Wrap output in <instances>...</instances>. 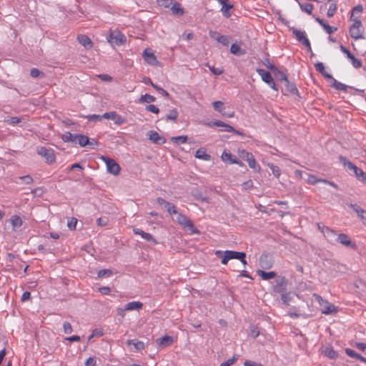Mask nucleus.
<instances>
[{
	"label": "nucleus",
	"mask_w": 366,
	"mask_h": 366,
	"mask_svg": "<svg viewBox=\"0 0 366 366\" xmlns=\"http://www.w3.org/2000/svg\"><path fill=\"white\" fill-rule=\"evenodd\" d=\"M256 71L261 76L262 80L266 84H269L273 80V77L269 71L263 69H257Z\"/></svg>",
	"instance_id": "obj_21"
},
{
	"label": "nucleus",
	"mask_w": 366,
	"mask_h": 366,
	"mask_svg": "<svg viewBox=\"0 0 366 366\" xmlns=\"http://www.w3.org/2000/svg\"><path fill=\"white\" fill-rule=\"evenodd\" d=\"M75 144H79L81 147H85L89 143V139L87 136L81 134H76L75 137Z\"/></svg>",
	"instance_id": "obj_23"
},
{
	"label": "nucleus",
	"mask_w": 366,
	"mask_h": 366,
	"mask_svg": "<svg viewBox=\"0 0 366 366\" xmlns=\"http://www.w3.org/2000/svg\"><path fill=\"white\" fill-rule=\"evenodd\" d=\"M146 110L151 112L154 114H158L159 112V109L154 104H149L146 107Z\"/></svg>",
	"instance_id": "obj_63"
},
{
	"label": "nucleus",
	"mask_w": 366,
	"mask_h": 366,
	"mask_svg": "<svg viewBox=\"0 0 366 366\" xmlns=\"http://www.w3.org/2000/svg\"><path fill=\"white\" fill-rule=\"evenodd\" d=\"M187 136L182 135V136H178V137H173L172 138V141L174 143H176L177 144H184L187 141Z\"/></svg>",
	"instance_id": "obj_47"
},
{
	"label": "nucleus",
	"mask_w": 366,
	"mask_h": 366,
	"mask_svg": "<svg viewBox=\"0 0 366 366\" xmlns=\"http://www.w3.org/2000/svg\"><path fill=\"white\" fill-rule=\"evenodd\" d=\"M142 307L143 304L141 302L133 301L125 305V310H127V311L139 310Z\"/></svg>",
	"instance_id": "obj_26"
},
{
	"label": "nucleus",
	"mask_w": 366,
	"mask_h": 366,
	"mask_svg": "<svg viewBox=\"0 0 366 366\" xmlns=\"http://www.w3.org/2000/svg\"><path fill=\"white\" fill-rule=\"evenodd\" d=\"M149 139L154 144H163L166 142L165 139L160 136L157 132L151 130L148 132Z\"/></svg>",
	"instance_id": "obj_18"
},
{
	"label": "nucleus",
	"mask_w": 366,
	"mask_h": 366,
	"mask_svg": "<svg viewBox=\"0 0 366 366\" xmlns=\"http://www.w3.org/2000/svg\"><path fill=\"white\" fill-rule=\"evenodd\" d=\"M247 164L249 167L252 169L256 172H259L261 171V167L259 164L256 162L254 157H252L250 159H249L247 162Z\"/></svg>",
	"instance_id": "obj_38"
},
{
	"label": "nucleus",
	"mask_w": 366,
	"mask_h": 366,
	"mask_svg": "<svg viewBox=\"0 0 366 366\" xmlns=\"http://www.w3.org/2000/svg\"><path fill=\"white\" fill-rule=\"evenodd\" d=\"M324 179L317 178L315 175L308 174L307 182L310 184H316L319 182H323Z\"/></svg>",
	"instance_id": "obj_48"
},
{
	"label": "nucleus",
	"mask_w": 366,
	"mask_h": 366,
	"mask_svg": "<svg viewBox=\"0 0 366 366\" xmlns=\"http://www.w3.org/2000/svg\"><path fill=\"white\" fill-rule=\"evenodd\" d=\"M350 206L357 213L360 218L362 219H366V210L363 209L356 204H351Z\"/></svg>",
	"instance_id": "obj_30"
},
{
	"label": "nucleus",
	"mask_w": 366,
	"mask_h": 366,
	"mask_svg": "<svg viewBox=\"0 0 366 366\" xmlns=\"http://www.w3.org/2000/svg\"><path fill=\"white\" fill-rule=\"evenodd\" d=\"M324 353L327 357H330V359H335L337 357V352L331 346L326 347L324 350Z\"/></svg>",
	"instance_id": "obj_41"
},
{
	"label": "nucleus",
	"mask_w": 366,
	"mask_h": 366,
	"mask_svg": "<svg viewBox=\"0 0 366 366\" xmlns=\"http://www.w3.org/2000/svg\"><path fill=\"white\" fill-rule=\"evenodd\" d=\"M339 159L344 167L353 172L354 175L359 181L364 182V179L366 177V172L358 168L344 156L340 155Z\"/></svg>",
	"instance_id": "obj_1"
},
{
	"label": "nucleus",
	"mask_w": 366,
	"mask_h": 366,
	"mask_svg": "<svg viewBox=\"0 0 366 366\" xmlns=\"http://www.w3.org/2000/svg\"><path fill=\"white\" fill-rule=\"evenodd\" d=\"M221 158L223 162H228L229 164H235L240 167L243 165V163L238 160L235 157H234L231 153L227 152L226 151L223 152Z\"/></svg>",
	"instance_id": "obj_16"
},
{
	"label": "nucleus",
	"mask_w": 366,
	"mask_h": 366,
	"mask_svg": "<svg viewBox=\"0 0 366 366\" xmlns=\"http://www.w3.org/2000/svg\"><path fill=\"white\" fill-rule=\"evenodd\" d=\"M171 10H172V13L175 15L181 16L184 14V9L182 7L181 4L178 2H175V3L172 4Z\"/></svg>",
	"instance_id": "obj_35"
},
{
	"label": "nucleus",
	"mask_w": 366,
	"mask_h": 366,
	"mask_svg": "<svg viewBox=\"0 0 366 366\" xmlns=\"http://www.w3.org/2000/svg\"><path fill=\"white\" fill-rule=\"evenodd\" d=\"M282 83L284 84L285 89L290 94H295L298 92V89H297L295 83L291 82L288 79V78L287 79L286 81H284Z\"/></svg>",
	"instance_id": "obj_25"
},
{
	"label": "nucleus",
	"mask_w": 366,
	"mask_h": 366,
	"mask_svg": "<svg viewBox=\"0 0 366 366\" xmlns=\"http://www.w3.org/2000/svg\"><path fill=\"white\" fill-rule=\"evenodd\" d=\"M257 273L264 280H270L276 276V273L274 272H264L263 270H257Z\"/></svg>",
	"instance_id": "obj_32"
},
{
	"label": "nucleus",
	"mask_w": 366,
	"mask_h": 366,
	"mask_svg": "<svg viewBox=\"0 0 366 366\" xmlns=\"http://www.w3.org/2000/svg\"><path fill=\"white\" fill-rule=\"evenodd\" d=\"M238 154L240 158H242L243 160H244L246 162H247L252 157H254V155L251 152H249L244 149H239L238 150Z\"/></svg>",
	"instance_id": "obj_37"
},
{
	"label": "nucleus",
	"mask_w": 366,
	"mask_h": 366,
	"mask_svg": "<svg viewBox=\"0 0 366 366\" xmlns=\"http://www.w3.org/2000/svg\"><path fill=\"white\" fill-rule=\"evenodd\" d=\"M100 159L105 163L108 173L114 176L120 173V166L114 159L106 156H102Z\"/></svg>",
	"instance_id": "obj_6"
},
{
	"label": "nucleus",
	"mask_w": 366,
	"mask_h": 366,
	"mask_svg": "<svg viewBox=\"0 0 366 366\" xmlns=\"http://www.w3.org/2000/svg\"><path fill=\"white\" fill-rule=\"evenodd\" d=\"M77 219L74 217H72L68 221L67 226L70 229H75Z\"/></svg>",
	"instance_id": "obj_61"
},
{
	"label": "nucleus",
	"mask_w": 366,
	"mask_h": 366,
	"mask_svg": "<svg viewBox=\"0 0 366 366\" xmlns=\"http://www.w3.org/2000/svg\"><path fill=\"white\" fill-rule=\"evenodd\" d=\"M337 239V243L338 242L346 247L353 249L357 248L355 242H352L350 237L345 233H340Z\"/></svg>",
	"instance_id": "obj_11"
},
{
	"label": "nucleus",
	"mask_w": 366,
	"mask_h": 366,
	"mask_svg": "<svg viewBox=\"0 0 366 366\" xmlns=\"http://www.w3.org/2000/svg\"><path fill=\"white\" fill-rule=\"evenodd\" d=\"M157 342L161 347L169 346L173 342V338L171 336L165 335L163 337L158 338Z\"/></svg>",
	"instance_id": "obj_24"
},
{
	"label": "nucleus",
	"mask_w": 366,
	"mask_h": 366,
	"mask_svg": "<svg viewBox=\"0 0 366 366\" xmlns=\"http://www.w3.org/2000/svg\"><path fill=\"white\" fill-rule=\"evenodd\" d=\"M292 298L293 295L290 292L282 293L281 300L282 303L287 306L290 305V302L292 301Z\"/></svg>",
	"instance_id": "obj_42"
},
{
	"label": "nucleus",
	"mask_w": 366,
	"mask_h": 366,
	"mask_svg": "<svg viewBox=\"0 0 366 366\" xmlns=\"http://www.w3.org/2000/svg\"><path fill=\"white\" fill-rule=\"evenodd\" d=\"M177 222L182 225L184 229L189 230L190 234H199V230L194 227L190 219L186 215L178 213Z\"/></svg>",
	"instance_id": "obj_3"
},
{
	"label": "nucleus",
	"mask_w": 366,
	"mask_h": 366,
	"mask_svg": "<svg viewBox=\"0 0 366 366\" xmlns=\"http://www.w3.org/2000/svg\"><path fill=\"white\" fill-rule=\"evenodd\" d=\"M287 285V279L285 277H280L275 280V285L272 286V291L282 294L286 290Z\"/></svg>",
	"instance_id": "obj_10"
},
{
	"label": "nucleus",
	"mask_w": 366,
	"mask_h": 366,
	"mask_svg": "<svg viewBox=\"0 0 366 366\" xmlns=\"http://www.w3.org/2000/svg\"><path fill=\"white\" fill-rule=\"evenodd\" d=\"M11 224L14 229L19 228L22 226L23 221L19 215H13L11 217Z\"/></svg>",
	"instance_id": "obj_34"
},
{
	"label": "nucleus",
	"mask_w": 366,
	"mask_h": 366,
	"mask_svg": "<svg viewBox=\"0 0 366 366\" xmlns=\"http://www.w3.org/2000/svg\"><path fill=\"white\" fill-rule=\"evenodd\" d=\"M133 232L135 234L141 236V237L143 239L146 240L147 242H153L154 244L157 243V241L152 234L145 232L144 231H143L142 229H141L139 228H134Z\"/></svg>",
	"instance_id": "obj_17"
},
{
	"label": "nucleus",
	"mask_w": 366,
	"mask_h": 366,
	"mask_svg": "<svg viewBox=\"0 0 366 366\" xmlns=\"http://www.w3.org/2000/svg\"><path fill=\"white\" fill-rule=\"evenodd\" d=\"M323 29H325V32L328 34H331L334 33L337 29V27L330 26L327 24H325V25H323Z\"/></svg>",
	"instance_id": "obj_62"
},
{
	"label": "nucleus",
	"mask_w": 366,
	"mask_h": 366,
	"mask_svg": "<svg viewBox=\"0 0 366 366\" xmlns=\"http://www.w3.org/2000/svg\"><path fill=\"white\" fill-rule=\"evenodd\" d=\"M362 11L363 8L360 4L355 6L351 11L350 20L352 21H360V18L361 16Z\"/></svg>",
	"instance_id": "obj_19"
},
{
	"label": "nucleus",
	"mask_w": 366,
	"mask_h": 366,
	"mask_svg": "<svg viewBox=\"0 0 366 366\" xmlns=\"http://www.w3.org/2000/svg\"><path fill=\"white\" fill-rule=\"evenodd\" d=\"M232 8V5L229 4L226 6H222L221 11L226 18H229L231 16L229 10Z\"/></svg>",
	"instance_id": "obj_54"
},
{
	"label": "nucleus",
	"mask_w": 366,
	"mask_h": 366,
	"mask_svg": "<svg viewBox=\"0 0 366 366\" xmlns=\"http://www.w3.org/2000/svg\"><path fill=\"white\" fill-rule=\"evenodd\" d=\"M88 120L93 121V122H99L103 119L102 115H98V114H90L86 117Z\"/></svg>",
	"instance_id": "obj_60"
},
{
	"label": "nucleus",
	"mask_w": 366,
	"mask_h": 366,
	"mask_svg": "<svg viewBox=\"0 0 366 366\" xmlns=\"http://www.w3.org/2000/svg\"><path fill=\"white\" fill-rule=\"evenodd\" d=\"M193 197L195 199L199 200L202 202H209L208 198L206 196H204L201 193L194 194Z\"/></svg>",
	"instance_id": "obj_57"
},
{
	"label": "nucleus",
	"mask_w": 366,
	"mask_h": 366,
	"mask_svg": "<svg viewBox=\"0 0 366 366\" xmlns=\"http://www.w3.org/2000/svg\"><path fill=\"white\" fill-rule=\"evenodd\" d=\"M179 116V112L177 109H171L169 113L166 115L165 119L167 121L168 120H172L174 122H176Z\"/></svg>",
	"instance_id": "obj_40"
},
{
	"label": "nucleus",
	"mask_w": 366,
	"mask_h": 366,
	"mask_svg": "<svg viewBox=\"0 0 366 366\" xmlns=\"http://www.w3.org/2000/svg\"><path fill=\"white\" fill-rule=\"evenodd\" d=\"M259 265L262 269H270L273 265L272 257L268 254H263L259 257Z\"/></svg>",
	"instance_id": "obj_14"
},
{
	"label": "nucleus",
	"mask_w": 366,
	"mask_h": 366,
	"mask_svg": "<svg viewBox=\"0 0 366 366\" xmlns=\"http://www.w3.org/2000/svg\"><path fill=\"white\" fill-rule=\"evenodd\" d=\"M215 254L217 257H222L221 263L222 264H227L230 259H238L240 257H243L244 256V252L232 250H226L224 252L217 250L215 252Z\"/></svg>",
	"instance_id": "obj_2"
},
{
	"label": "nucleus",
	"mask_w": 366,
	"mask_h": 366,
	"mask_svg": "<svg viewBox=\"0 0 366 366\" xmlns=\"http://www.w3.org/2000/svg\"><path fill=\"white\" fill-rule=\"evenodd\" d=\"M332 80L331 83H332V86L336 89L337 90H339V91H343L345 92H346L347 91V88H348V86L337 81V79H335V78L332 77V79H330Z\"/></svg>",
	"instance_id": "obj_29"
},
{
	"label": "nucleus",
	"mask_w": 366,
	"mask_h": 366,
	"mask_svg": "<svg viewBox=\"0 0 366 366\" xmlns=\"http://www.w3.org/2000/svg\"><path fill=\"white\" fill-rule=\"evenodd\" d=\"M77 41L80 44H81L83 46H84L86 49H90L93 46V43L91 40V39L84 34L78 35L77 36Z\"/></svg>",
	"instance_id": "obj_20"
},
{
	"label": "nucleus",
	"mask_w": 366,
	"mask_h": 366,
	"mask_svg": "<svg viewBox=\"0 0 366 366\" xmlns=\"http://www.w3.org/2000/svg\"><path fill=\"white\" fill-rule=\"evenodd\" d=\"M112 274V271L109 269H101L98 272V277H110Z\"/></svg>",
	"instance_id": "obj_55"
},
{
	"label": "nucleus",
	"mask_w": 366,
	"mask_h": 366,
	"mask_svg": "<svg viewBox=\"0 0 366 366\" xmlns=\"http://www.w3.org/2000/svg\"><path fill=\"white\" fill-rule=\"evenodd\" d=\"M209 126L210 127H222V131L227 132H233L237 134H241V132L239 131L236 130L234 127L230 126L229 124H227L224 123V122L221 120H216L211 124H209Z\"/></svg>",
	"instance_id": "obj_13"
},
{
	"label": "nucleus",
	"mask_w": 366,
	"mask_h": 366,
	"mask_svg": "<svg viewBox=\"0 0 366 366\" xmlns=\"http://www.w3.org/2000/svg\"><path fill=\"white\" fill-rule=\"evenodd\" d=\"M315 67L316 70L320 72L322 76H324L326 79H332V76L327 73L325 70V66L322 62H317L315 64Z\"/></svg>",
	"instance_id": "obj_27"
},
{
	"label": "nucleus",
	"mask_w": 366,
	"mask_h": 366,
	"mask_svg": "<svg viewBox=\"0 0 366 366\" xmlns=\"http://www.w3.org/2000/svg\"><path fill=\"white\" fill-rule=\"evenodd\" d=\"M195 157L199 159H202L204 161H210L211 160V156L208 154L206 152V149L204 148H199L198 149L194 154Z\"/></svg>",
	"instance_id": "obj_22"
},
{
	"label": "nucleus",
	"mask_w": 366,
	"mask_h": 366,
	"mask_svg": "<svg viewBox=\"0 0 366 366\" xmlns=\"http://www.w3.org/2000/svg\"><path fill=\"white\" fill-rule=\"evenodd\" d=\"M63 330H64V332L65 334H70L73 332V327H72L71 325L68 322H64Z\"/></svg>",
	"instance_id": "obj_56"
},
{
	"label": "nucleus",
	"mask_w": 366,
	"mask_h": 366,
	"mask_svg": "<svg viewBox=\"0 0 366 366\" xmlns=\"http://www.w3.org/2000/svg\"><path fill=\"white\" fill-rule=\"evenodd\" d=\"M155 100L156 98L154 96L145 94L141 96V97L139 99V102L140 103H152L155 102Z\"/></svg>",
	"instance_id": "obj_43"
},
{
	"label": "nucleus",
	"mask_w": 366,
	"mask_h": 366,
	"mask_svg": "<svg viewBox=\"0 0 366 366\" xmlns=\"http://www.w3.org/2000/svg\"><path fill=\"white\" fill-rule=\"evenodd\" d=\"M127 345H133L136 351L139 352L144 349V343L137 340H128L127 341Z\"/></svg>",
	"instance_id": "obj_28"
},
{
	"label": "nucleus",
	"mask_w": 366,
	"mask_h": 366,
	"mask_svg": "<svg viewBox=\"0 0 366 366\" xmlns=\"http://www.w3.org/2000/svg\"><path fill=\"white\" fill-rule=\"evenodd\" d=\"M209 36L212 39H215L217 42L222 44L223 46H227L229 43L230 38L228 36L221 35L217 31H210Z\"/></svg>",
	"instance_id": "obj_15"
},
{
	"label": "nucleus",
	"mask_w": 366,
	"mask_h": 366,
	"mask_svg": "<svg viewBox=\"0 0 366 366\" xmlns=\"http://www.w3.org/2000/svg\"><path fill=\"white\" fill-rule=\"evenodd\" d=\"M290 30L295 36L297 40L304 45L309 51L312 50L310 42L305 31L298 30L295 27H291Z\"/></svg>",
	"instance_id": "obj_7"
},
{
	"label": "nucleus",
	"mask_w": 366,
	"mask_h": 366,
	"mask_svg": "<svg viewBox=\"0 0 366 366\" xmlns=\"http://www.w3.org/2000/svg\"><path fill=\"white\" fill-rule=\"evenodd\" d=\"M107 39L110 44L116 46H121L127 41L124 34L119 31H111L107 37Z\"/></svg>",
	"instance_id": "obj_8"
},
{
	"label": "nucleus",
	"mask_w": 366,
	"mask_h": 366,
	"mask_svg": "<svg viewBox=\"0 0 366 366\" xmlns=\"http://www.w3.org/2000/svg\"><path fill=\"white\" fill-rule=\"evenodd\" d=\"M352 22L353 23L349 29V33L351 38L355 40L364 39L363 34L365 32V29L361 21H355Z\"/></svg>",
	"instance_id": "obj_5"
},
{
	"label": "nucleus",
	"mask_w": 366,
	"mask_h": 366,
	"mask_svg": "<svg viewBox=\"0 0 366 366\" xmlns=\"http://www.w3.org/2000/svg\"><path fill=\"white\" fill-rule=\"evenodd\" d=\"M165 209H167L168 213H169L170 214H178L175 205L170 202H168L167 204V205L165 206Z\"/></svg>",
	"instance_id": "obj_53"
},
{
	"label": "nucleus",
	"mask_w": 366,
	"mask_h": 366,
	"mask_svg": "<svg viewBox=\"0 0 366 366\" xmlns=\"http://www.w3.org/2000/svg\"><path fill=\"white\" fill-rule=\"evenodd\" d=\"M337 9V4L335 2H332L330 4V6L327 11V16L332 17L335 14Z\"/></svg>",
	"instance_id": "obj_46"
},
{
	"label": "nucleus",
	"mask_w": 366,
	"mask_h": 366,
	"mask_svg": "<svg viewBox=\"0 0 366 366\" xmlns=\"http://www.w3.org/2000/svg\"><path fill=\"white\" fill-rule=\"evenodd\" d=\"M21 122V119L18 117H11L4 119V122L11 126H15L16 124L20 123Z\"/></svg>",
	"instance_id": "obj_45"
},
{
	"label": "nucleus",
	"mask_w": 366,
	"mask_h": 366,
	"mask_svg": "<svg viewBox=\"0 0 366 366\" xmlns=\"http://www.w3.org/2000/svg\"><path fill=\"white\" fill-rule=\"evenodd\" d=\"M230 51L232 54L235 55L244 54V52H241L240 46L237 44H232L230 47Z\"/></svg>",
	"instance_id": "obj_51"
},
{
	"label": "nucleus",
	"mask_w": 366,
	"mask_h": 366,
	"mask_svg": "<svg viewBox=\"0 0 366 366\" xmlns=\"http://www.w3.org/2000/svg\"><path fill=\"white\" fill-rule=\"evenodd\" d=\"M269 168L271 169L272 173L276 178H279L280 176V169L279 167L273 164L272 163L268 164Z\"/></svg>",
	"instance_id": "obj_50"
},
{
	"label": "nucleus",
	"mask_w": 366,
	"mask_h": 366,
	"mask_svg": "<svg viewBox=\"0 0 366 366\" xmlns=\"http://www.w3.org/2000/svg\"><path fill=\"white\" fill-rule=\"evenodd\" d=\"M18 180H15L16 184L24 183L25 184H31L33 183L34 179L30 175H25L22 177H19L17 178Z\"/></svg>",
	"instance_id": "obj_36"
},
{
	"label": "nucleus",
	"mask_w": 366,
	"mask_h": 366,
	"mask_svg": "<svg viewBox=\"0 0 366 366\" xmlns=\"http://www.w3.org/2000/svg\"><path fill=\"white\" fill-rule=\"evenodd\" d=\"M273 72L276 78L278 79L281 82L286 81L288 78L287 75L284 71L279 70L277 68H276Z\"/></svg>",
	"instance_id": "obj_44"
},
{
	"label": "nucleus",
	"mask_w": 366,
	"mask_h": 366,
	"mask_svg": "<svg viewBox=\"0 0 366 366\" xmlns=\"http://www.w3.org/2000/svg\"><path fill=\"white\" fill-rule=\"evenodd\" d=\"M36 152L44 159L46 163L48 164H52L56 162L55 152L51 148L38 147L36 148Z\"/></svg>",
	"instance_id": "obj_4"
},
{
	"label": "nucleus",
	"mask_w": 366,
	"mask_h": 366,
	"mask_svg": "<svg viewBox=\"0 0 366 366\" xmlns=\"http://www.w3.org/2000/svg\"><path fill=\"white\" fill-rule=\"evenodd\" d=\"M76 134H71L69 132H66L61 135V139L64 142H75Z\"/></svg>",
	"instance_id": "obj_39"
},
{
	"label": "nucleus",
	"mask_w": 366,
	"mask_h": 366,
	"mask_svg": "<svg viewBox=\"0 0 366 366\" xmlns=\"http://www.w3.org/2000/svg\"><path fill=\"white\" fill-rule=\"evenodd\" d=\"M301 9V10L308 14H311L313 9H314V6L312 4H310V3H306V4H302L300 2V1L298 0V1H297Z\"/></svg>",
	"instance_id": "obj_33"
},
{
	"label": "nucleus",
	"mask_w": 366,
	"mask_h": 366,
	"mask_svg": "<svg viewBox=\"0 0 366 366\" xmlns=\"http://www.w3.org/2000/svg\"><path fill=\"white\" fill-rule=\"evenodd\" d=\"M263 64H264V65L267 69H269V70H271V71H272L276 69V67H275L272 64H271V63H270V61H269V59H267V58H266V59H264L263 60Z\"/></svg>",
	"instance_id": "obj_64"
},
{
	"label": "nucleus",
	"mask_w": 366,
	"mask_h": 366,
	"mask_svg": "<svg viewBox=\"0 0 366 366\" xmlns=\"http://www.w3.org/2000/svg\"><path fill=\"white\" fill-rule=\"evenodd\" d=\"M126 122V119L117 113L116 117H114V122L117 125H121Z\"/></svg>",
	"instance_id": "obj_58"
},
{
	"label": "nucleus",
	"mask_w": 366,
	"mask_h": 366,
	"mask_svg": "<svg viewBox=\"0 0 366 366\" xmlns=\"http://www.w3.org/2000/svg\"><path fill=\"white\" fill-rule=\"evenodd\" d=\"M336 311V307L334 305L327 302L322 309V312L325 315H330Z\"/></svg>",
	"instance_id": "obj_31"
},
{
	"label": "nucleus",
	"mask_w": 366,
	"mask_h": 366,
	"mask_svg": "<svg viewBox=\"0 0 366 366\" xmlns=\"http://www.w3.org/2000/svg\"><path fill=\"white\" fill-rule=\"evenodd\" d=\"M353 67L355 69L360 68L362 66V61L357 59L354 55L349 58Z\"/></svg>",
	"instance_id": "obj_52"
},
{
	"label": "nucleus",
	"mask_w": 366,
	"mask_h": 366,
	"mask_svg": "<svg viewBox=\"0 0 366 366\" xmlns=\"http://www.w3.org/2000/svg\"><path fill=\"white\" fill-rule=\"evenodd\" d=\"M322 233L328 242L332 244H335L337 243V239L339 234L336 230L332 229L329 227L323 226L322 227Z\"/></svg>",
	"instance_id": "obj_9"
},
{
	"label": "nucleus",
	"mask_w": 366,
	"mask_h": 366,
	"mask_svg": "<svg viewBox=\"0 0 366 366\" xmlns=\"http://www.w3.org/2000/svg\"><path fill=\"white\" fill-rule=\"evenodd\" d=\"M142 56L146 63L152 66H158L159 64L157 56L154 54L149 49H146L143 51Z\"/></svg>",
	"instance_id": "obj_12"
},
{
	"label": "nucleus",
	"mask_w": 366,
	"mask_h": 366,
	"mask_svg": "<svg viewBox=\"0 0 366 366\" xmlns=\"http://www.w3.org/2000/svg\"><path fill=\"white\" fill-rule=\"evenodd\" d=\"M237 360V357L236 356H233L232 357L228 359L227 361L223 362L220 364L219 366H231Z\"/></svg>",
	"instance_id": "obj_59"
},
{
	"label": "nucleus",
	"mask_w": 366,
	"mask_h": 366,
	"mask_svg": "<svg viewBox=\"0 0 366 366\" xmlns=\"http://www.w3.org/2000/svg\"><path fill=\"white\" fill-rule=\"evenodd\" d=\"M212 106L217 112L222 114L223 110L224 109V103L222 102H221V101L214 102H212Z\"/></svg>",
	"instance_id": "obj_49"
}]
</instances>
